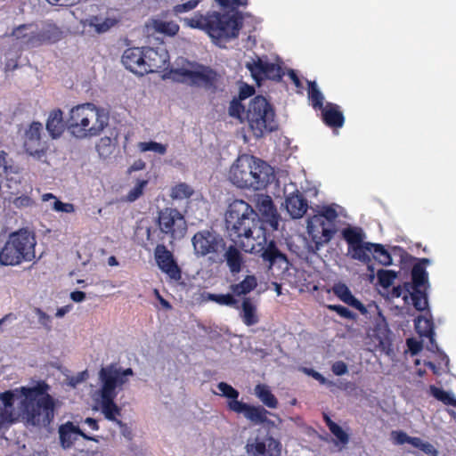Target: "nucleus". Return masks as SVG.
<instances>
[{
    "label": "nucleus",
    "instance_id": "f257e3e1",
    "mask_svg": "<svg viewBox=\"0 0 456 456\" xmlns=\"http://www.w3.org/2000/svg\"><path fill=\"white\" fill-rule=\"evenodd\" d=\"M225 226L231 240L243 251L260 254L272 270L277 266L287 270L289 261L276 247L275 242H267L266 232L257 213L242 200H233L225 213Z\"/></svg>",
    "mask_w": 456,
    "mask_h": 456
},
{
    "label": "nucleus",
    "instance_id": "f03ea898",
    "mask_svg": "<svg viewBox=\"0 0 456 456\" xmlns=\"http://www.w3.org/2000/svg\"><path fill=\"white\" fill-rule=\"evenodd\" d=\"M49 386L39 382L31 387H21L22 419L32 426H47L54 417L56 402L48 394Z\"/></svg>",
    "mask_w": 456,
    "mask_h": 456
},
{
    "label": "nucleus",
    "instance_id": "7ed1b4c3",
    "mask_svg": "<svg viewBox=\"0 0 456 456\" xmlns=\"http://www.w3.org/2000/svg\"><path fill=\"white\" fill-rule=\"evenodd\" d=\"M272 167L252 155L242 154L230 167L229 179L238 188L259 191L270 183Z\"/></svg>",
    "mask_w": 456,
    "mask_h": 456
},
{
    "label": "nucleus",
    "instance_id": "20e7f679",
    "mask_svg": "<svg viewBox=\"0 0 456 456\" xmlns=\"http://www.w3.org/2000/svg\"><path fill=\"white\" fill-rule=\"evenodd\" d=\"M229 114L239 118L240 122L246 121L256 138L273 131L277 126L272 106L261 95L250 100L247 109L240 102L232 101L229 107Z\"/></svg>",
    "mask_w": 456,
    "mask_h": 456
},
{
    "label": "nucleus",
    "instance_id": "39448f33",
    "mask_svg": "<svg viewBox=\"0 0 456 456\" xmlns=\"http://www.w3.org/2000/svg\"><path fill=\"white\" fill-rule=\"evenodd\" d=\"M134 375L131 368L122 369L115 364L102 367L99 371L100 388L97 395L101 398L102 412L109 420L115 421L121 425L117 419L120 415V409L114 403L118 395L117 389L121 388L128 381V378Z\"/></svg>",
    "mask_w": 456,
    "mask_h": 456
},
{
    "label": "nucleus",
    "instance_id": "423d86ee",
    "mask_svg": "<svg viewBox=\"0 0 456 456\" xmlns=\"http://www.w3.org/2000/svg\"><path fill=\"white\" fill-rule=\"evenodd\" d=\"M109 115L103 109L92 103L73 107L67 120L70 134L79 139L99 135L108 126Z\"/></svg>",
    "mask_w": 456,
    "mask_h": 456
},
{
    "label": "nucleus",
    "instance_id": "0eeeda50",
    "mask_svg": "<svg viewBox=\"0 0 456 456\" xmlns=\"http://www.w3.org/2000/svg\"><path fill=\"white\" fill-rule=\"evenodd\" d=\"M36 244L34 233L28 229H20L11 233L0 251V264L3 265H17L22 262L34 260L36 257Z\"/></svg>",
    "mask_w": 456,
    "mask_h": 456
},
{
    "label": "nucleus",
    "instance_id": "6e6552de",
    "mask_svg": "<svg viewBox=\"0 0 456 456\" xmlns=\"http://www.w3.org/2000/svg\"><path fill=\"white\" fill-rule=\"evenodd\" d=\"M336 216L334 209L327 208L323 214L315 215L307 221V231L314 242L309 248L313 252H317L331 240L334 232L330 228V222Z\"/></svg>",
    "mask_w": 456,
    "mask_h": 456
},
{
    "label": "nucleus",
    "instance_id": "1a4fd4ad",
    "mask_svg": "<svg viewBox=\"0 0 456 456\" xmlns=\"http://www.w3.org/2000/svg\"><path fill=\"white\" fill-rule=\"evenodd\" d=\"M191 244L198 257L208 256L212 262L222 260L220 254L225 249V241L216 232L204 230L196 232L191 238Z\"/></svg>",
    "mask_w": 456,
    "mask_h": 456
},
{
    "label": "nucleus",
    "instance_id": "9d476101",
    "mask_svg": "<svg viewBox=\"0 0 456 456\" xmlns=\"http://www.w3.org/2000/svg\"><path fill=\"white\" fill-rule=\"evenodd\" d=\"M240 27L232 14L216 12L208 13L207 33L213 39H230L238 36Z\"/></svg>",
    "mask_w": 456,
    "mask_h": 456
},
{
    "label": "nucleus",
    "instance_id": "9b49d317",
    "mask_svg": "<svg viewBox=\"0 0 456 456\" xmlns=\"http://www.w3.org/2000/svg\"><path fill=\"white\" fill-rule=\"evenodd\" d=\"M182 77V81L194 86L210 88L217 81L218 74L209 67L190 64V67H182L173 71Z\"/></svg>",
    "mask_w": 456,
    "mask_h": 456
},
{
    "label": "nucleus",
    "instance_id": "f8f14e48",
    "mask_svg": "<svg viewBox=\"0 0 456 456\" xmlns=\"http://www.w3.org/2000/svg\"><path fill=\"white\" fill-rule=\"evenodd\" d=\"M412 282H406L411 289V302L418 311H424L428 306L427 289L428 288V273L423 266L416 265L411 271Z\"/></svg>",
    "mask_w": 456,
    "mask_h": 456
},
{
    "label": "nucleus",
    "instance_id": "ddd939ff",
    "mask_svg": "<svg viewBox=\"0 0 456 456\" xmlns=\"http://www.w3.org/2000/svg\"><path fill=\"white\" fill-rule=\"evenodd\" d=\"M159 227L172 239L184 236L187 226L183 215L175 208H166L159 212Z\"/></svg>",
    "mask_w": 456,
    "mask_h": 456
},
{
    "label": "nucleus",
    "instance_id": "4468645a",
    "mask_svg": "<svg viewBox=\"0 0 456 456\" xmlns=\"http://www.w3.org/2000/svg\"><path fill=\"white\" fill-rule=\"evenodd\" d=\"M246 67L256 81L263 77L279 80L282 76L280 66L274 63L266 62L259 57L248 61Z\"/></svg>",
    "mask_w": 456,
    "mask_h": 456
},
{
    "label": "nucleus",
    "instance_id": "2eb2a0df",
    "mask_svg": "<svg viewBox=\"0 0 456 456\" xmlns=\"http://www.w3.org/2000/svg\"><path fill=\"white\" fill-rule=\"evenodd\" d=\"M231 411L242 413L244 417L254 424H262L267 420L268 411L261 406H252L238 400L228 402Z\"/></svg>",
    "mask_w": 456,
    "mask_h": 456
},
{
    "label": "nucleus",
    "instance_id": "dca6fc26",
    "mask_svg": "<svg viewBox=\"0 0 456 456\" xmlns=\"http://www.w3.org/2000/svg\"><path fill=\"white\" fill-rule=\"evenodd\" d=\"M155 258L159 269L172 280L178 281L181 279V270L175 262L172 253L165 246H157L155 248Z\"/></svg>",
    "mask_w": 456,
    "mask_h": 456
},
{
    "label": "nucleus",
    "instance_id": "f3484780",
    "mask_svg": "<svg viewBox=\"0 0 456 456\" xmlns=\"http://www.w3.org/2000/svg\"><path fill=\"white\" fill-rule=\"evenodd\" d=\"M281 444L273 437H266L263 441L255 439L248 441L246 451L252 456H280Z\"/></svg>",
    "mask_w": 456,
    "mask_h": 456
},
{
    "label": "nucleus",
    "instance_id": "a211bd4d",
    "mask_svg": "<svg viewBox=\"0 0 456 456\" xmlns=\"http://www.w3.org/2000/svg\"><path fill=\"white\" fill-rule=\"evenodd\" d=\"M42 128L41 123L33 122L25 134L24 146L26 151L37 159H41L45 154L41 144L40 132Z\"/></svg>",
    "mask_w": 456,
    "mask_h": 456
},
{
    "label": "nucleus",
    "instance_id": "6ab92c4d",
    "mask_svg": "<svg viewBox=\"0 0 456 456\" xmlns=\"http://www.w3.org/2000/svg\"><path fill=\"white\" fill-rule=\"evenodd\" d=\"M145 74L165 69L169 59L166 48H143Z\"/></svg>",
    "mask_w": 456,
    "mask_h": 456
},
{
    "label": "nucleus",
    "instance_id": "aec40b11",
    "mask_svg": "<svg viewBox=\"0 0 456 456\" xmlns=\"http://www.w3.org/2000/svg\"><path fill=\"white\" fill-rule=\"evenodd\" d=\"M123 65L133 73L143 76L145 74V63L143 49L139 47L128 48L122 55Z\"/></svg>",
    "mask_w": 456,
    "mask_h": 456
},
{
    "label": "nucleus",
    "instance_id": "412c9836",
    "mask_svg": "<svg viewBox=\"0 0 456 456\" xmlns=\"http://www.w3.org/2000/svg\"><path fill=\"white\" fill-rule=\"evenodd\" d=\"M256 208L265 222L268 223L273 230H277L279 226V216L271 197L264 194L257 195Z\"/></svg>",
    "mask_w": 456,
    "mask_h": 456
},
{
    "label": "nucleus",
    "instance_id": "4be33fe9",
    "mask_svg": "<svg viewBox=\"0 0 456 456\" xmlns=\"http://www.w3.org/2000/svg\"><path fill=\"white\" fill-rule=\"evenodd\" d=\"M13 395L11 392H5L0 395V422L12 423L15 421L21 412L18 413L13 408Z\"/></svg>",
    "mask_w": 456,
    "mask_h": 456
},
{
    "label": "nucleus",
    "instance_id": "5701e85b",
    "mask_svg": "<svg viewBox=\"0 0 456 456\" xmlns=\"http://www.w3.org/2000/svg\"><path fill=\"white\" fill-rule=\"evenodd\" d=\"M12 36L25 44L37 45L38 42V28L34 23L22 24L12 30Z\"/></svg>",
    "mask_w": 456,
    "mask_h": 456
},
{
    "label": "nucleus",
    "instance_id": "b1692460",
    "mask_svg": "<svg viewBox=\"0 0 456 456\" xmlns=\"http://www.w3.org/2000/svg\"><path fill=\"white\" fill-rule=\"evenodd\" d=\"M333 293L345 304L366 314V307L352 294L349 288L344 283L335 284L332 288Z\"/></svg>",
    "mask_w": 456,
    "mask_h": 456
},
{
    "label": "nucleus",
    "instance_id": "393cba45",
    "mask_svg": "<svg viewBox=\"0 0 456 456\" xmlns=\"http://www.w3.org/2000/svg\"><path fill=\"white\" fill-rule=\"evenodd\" d=\"M238 245H230L225 248L224 252V259L226 262L229 270L232 273H238L241 271V267L244 264V256L238 248Z\"/></svg>",
    "mask_w": 456,
    "mask_h": 456
},
{
    "label": "nucleus",
    "instance_id": "a878e982",
    "mask_svg": "<svg viewBox=\"0 0 456 456\" xmlns=\"http://www.w3.org/2000/svg\"><path fill=\"white\" fill-rule=\"evenodd\" d=\"M84 27H90L94 29L98 34L107 32L110 28H112L117 20L113 18H109L100 15H92L82 21Z\"/></svg>",
    "mask_w": 456,
    "mask_h": 456
},
{
    "label": "nucleus",
    "instance_id": "bb28decb",
    "mask_svg": "<svg viewBox=\"0 0 456 456\" xmlns=\"http://www.w3.org/2000/svg\"><path fill=\"white\" fill-rule=\"evenodd\" d=\"M286 209L292 218H301L307 210L306 200L299 194H294L286 200Z\"/></svg>",
    "mask_w": 456,
    "mask_h": 456
},
{
    "label": "nucleus",
    "instance_id": "cd10ccee",
    "mask_svg": "<svg viewBox=\"0 0 456 456\" xmlns=\"http://www.w3.org/2000/svg\"><path fill=\"white\" fill-rule=\"evenodd\" d=\"M63 37L62 30L55 24L47 23L42 29H38V42L37 45L43 43H56Z\"/></svg>",
    "mask_w": 456,
    "mask_h": 456
},
{
    "label": "nucleus",
    "instance_id": "c85d7f7f",
    "mask_svg": "<svg viewBox=\"0 0 456 456\" xmlns=\"http://www.w3.org/2000/svg\"><path fill=\"white\" fill-rule=\"evenodd\" d=\"M46 129L53 138L59 137L63 130L62 112L60 110L51 112L46 122Z\"/></svg>",
    "mask_w": 456,
    "mask_h": 456
},
{
    "label": "nucleus",
    "instance_id": "c756f323",
    "mask_svg": "<svg viewBox=\"0 0 456 456\" xmlns=\"http://www.w3.org/2000/svg\"><path fill=\"white\" fill-rule=\"evenodd\" d=\"M60 439L63 448L70 447L74 441L77 439L78 436H83L86 439H90L86 435L77 432L72 424H66L61 426L59 430Z\"/></svg>",
    "mask_w": 456,
    "mask_h": 456
},
{
    "label": "nucleus",
    "instance_id": "7c9ffc66",
    "mask_svg": "<svg viewBox=\"0 0 456 456\" xmlns=\"http://www.w3.org/2000/svg\"><path fill=\"white\" fill-rule=\"evenodd\" d=\"M255 395L267 407L272 409H275L277 407L278 401L267 386L261 384L256 385L255 387Z\"/></svg>",
    "mask_w": 456,
    "mask_h": 456
},
{
    "label": "nucleus",
    "instance_id": "2f4dec72",
    "mask_svg": "<svg viewBox=\"0 0 456 456\" xmlns=\"http://www.w3.org/2000/svg\"><path fill=\"white\" fill-rule=\"evenodd\" d=\"M323 119L330 126H341L344 122L342 113L331 104H328L322 110Z\"/></svg>",
    "mask_w": 456,
    "mask_h": 456
},
{
    "label": "nucleus",
    "instance_id": "473e14b6",
    "mask_svg": "<svg viewBox=\"0 0 456 456\" xmlns=\"http://www.w3.org/2000/svg\"><path fill=\"white\" fill-rule=\"evenodd\" d=\"M151 27L154 31L167 36H175L179 30V26L175 21L161 20H153L151 22Z\"/></svg>",
    "mask_w": 456,
    "mask_h": 456
},
{
    "label": "nucleus",
    "instance_id": "72a5a7b5",
    "mask_svg": "<svg viewBox=\"0 0 456 456\" xmlns=\"http://www.w3.org/2000/svg\"><path fill=\"white\" fill-rule=\"evenodd\" d=\"M373 243H363L362 245L354 246L350 248L349 252L354 259H357L363 263H369L370 261V253L372 252Z\"/></svg>",
    "mask_w": 456,
    "mask_h": 456
},
{
    "label": "nucleus",
    "instance_id": "f704fd0d",
    "mask_svg": "<svg viewBox=\"0 0 456 456\" xmlns=\"http://www.w3.org/2000/svg\"><path fill=\"white\" fill-rule=\"evenodd\" d=\"M256 285V278L254 275H248L241 282L232 285L231 289L235 295L242 296L252 291Z\"/></svg>",
    "mask_w": 456,
    "mask_h": 456
},
{
    "label": "nucleus",
    "instance_id": "c9c22d12",
    "mask_svg": "<svg viewBox=\"0 0 456 456\" xmlns=\"http://www.w3.org/2000/svg\"><path fill=\"white\" fill-rule=\"evenodd\" d=\"M256 306L249 298H245L242 302V319L246 325L251 326L258 322L256 314Z\"/></svg>",
    "mask_w": 456,
    "mask_h": 456
},
{
    "label": "nucleus",
    "instance_id": "e433bc0d",
    "mask_svg": "<svg viewBox=\"0 0 456 456\" xmlns=\"http://www.w3.org/2000/svg\"><path fill=\"white\" fill-rule=\"evenodd\" d=\"M183 21L188 27L200 28L207 32L208 14L205 16L198 14L192 18H186L183 20Z\"/></svg>",
    "mask_w": 456,
    "mask_h": 456
},
{
    "label": "nucleus",
    "instance_id": "4c0bfd02",
    "mask_svg": "<svg viewBox=\"0 0 456 456\" xmlns=\"http://www.w3.org/2000/svg\"><path fill=\"white\" fill-rule=\"evenodd\" d=\"M193 191L186 183H179L172 189L171 198L174 200L187 199L191 196Z\"/></svg>",
    "mask_w": 456,
    "mask_h": 456
},
{
    "label": "nucleus",
    "instance_id": "58836bf2",
    "mask_svg": "<svg viewBox=\"0 0 456 456\" xmlns=\"http://www.w3.org/2000/svg\"><path fill=\"white\" fill-rule=\"evenodd\" d=\"M372 251L375 253L374 258L383 265H390L392 257L390 254L379 244H374Z\"/></svg>",
    "mask_w": 456,
    "mask_h": 456
},
{
    "label": "nucleus",
    "instance_id": "ea45409f",
    "mask_svg": "<svg viewBox=\"0 0 456 456\" xmlns=\"http://www.w3.org/2000/svg\"><path fill=\"white\" fill-rule=\"evenodd\" d=\"M138 148L142 152L151 151L160 155H164L167 152V145L157 142H142L138 143Z\"/></svg>",
    "mask_w": 456,
    "mask_h": 456
},
{
    "label": "nucleus",
    "instance_id": "a19ab883",
    "mask_svg": "<svg viewBox=\"0 0 456 456\" xmlns=\"http://www.w3.org/2000/svg\"><path fill=\"white\" fill-rule=\"evenodd\" d=\"M308 85H309L308 94H309V98L313 102L314 107L320 108V109L322 108V101H323L322 94L317 88L315 82H308Z\"/></svg>",
    "mask_w": 456,
    "mask_h": 456
},
{
    "label": "nucleus",
    "instance_id": "79ce46f5",
    "mask_svg": "<svg viewBox=\"0 0 456 456\" xmlns=\"http://www.w3.org/2000/svg\"><path fill=\"white\" fill-rule=\"evenodd\" d=\"M147 180H138L135 185L129 191V192L126 196L125 200L128 202H133L136 200L142 194L143 189L147 185Z\"/></svg>",
    "mask_w": 456,
    "mask_h": 456
},
{
    "label": "nucleus",
    "instance_id": "37998d69",
    "mask_svg": "<svg viewBox=\"0 0 456 456\" xmlns=\"http://www.w3.org/2000/svg\"><path fill=\"white\" fill-rule=\"evenodd\" d=\"M344 237L350 245V248L356 245H362V233L354 229H346L344 231Z\"/></svg>",
    "mask_w": 456,
    "mask_h": 456
},
{
    "label": "nucleus",
    "instance_id": "c03bdc74",
    "mask_svg": "<svg viewBox=\"0 0 456 456\" xmlns=\"http://www.w3.org/2000/svg\"><path fill=\"white\" fill-rule=\"evenodd\" d=\"M433 395L442 401L445 404L453 405L456 407V400L453 398V395L451 393H448L443 389L433 388Z\"/></svg>",
    "mask_w": 456,
    "mask_h": 456
},
{
    "label": "nucleus",
    "instance_id": "a18cd8bd",
    "mask_svg": "<svg viewBox=\"0 0 456 456\" xmlns=\"http://www.w3.org/2000/svg\"><path fill=\"white\" fill-rule=\"evenodd\" d=\"M217 388L221 392L222 395L231 399L230 401L237 400L239 397V392L225 382H220L217 385Z\"/></svg>",
    "mask_w": 456,
    "mask_h": 456
},
{
    "label": "nucleus",
    "instance_id": "49530a36",
    "mask_svg": "<svg viewBox=\"0 0 456 456\" xmlns=\"http://www.w3.org/2000/svg\"><path fill=\"white\" fill-rule=\"evenodd\" d=\"M391 296L393 297H403V299L407 304H409V299L411 300V289L406 288V282H404L403 286L394 287L391 291Z\"/></svg>",
    "mask_w": 456,
    "mask_h": 456
},
{
    "label": "nucleus",
    "instance_id": "de8ad7c7",
    "mask_svg": "<svg viewBox=\"0 0 456 456\" xmlns=\"http://www.w3.org/2000/svg\"><path fill=\"white\" fill-rule=\"evenodd\" d=\"M327 308L336 312L341 317L348 320H354L356 318V314L350 311L348 308L339 305H328Z\"/></svg>",
    "mask_w": 456,
    "mask_h": 456
},
{
    "label": "nucleus",
    "instance_id": "09e8293b",
    "mask_svg": "<svg viewBox=\"0 0 456 456\" xmlns=\"http://www.w3.org/2000/svg\"><path fill=\"white\" fill-rule=\"evenodd\" d=\"M208 298L214 302H216L219 305H234L237 303V301L230 294H226V295L209 294Z\"/></svg>",
    "mask_w": 456,
    "mask_h": 456
},
{
    "label": "nucleus",
    "instance_id": "8fccbe9b",
    "mask_svg": "<svg viewBox=\"0 0 456 456\" xmlns=\"http://www.w3.org/2000/svg\"><path fill=\"white\" fill-rule=\"evenodd\" d=\"M330 430L340 444L345 445L348 443L349 436L340 426L338 424L330 425Z\"/></svg>",
    "mask_w": 456,
    "mask_h": 456
},
{
    "label": "nucleus",
    "instance_id": "3c124183",
    "mask_svg": "<svg viewBox=\"0 0 456 456\" xmlns=\"http://www.w3.org/2000/svg\"><path fill=\"white\" fill-rule=\"evenodd\" d=\"M378 278L380 284L387 288L392 285L393 281L395 278V274L392 271L381 270L378 273Z\"/></svg>",
    "mask_w": 456,
    "mask_h": 456
},
{
    "label": "nucleus",
    "instance_id": "603ef678",
    "mask_svg": "<svg viewBox=\"0 0 456 456\" xmlns=\"http://www.w3.org/2000/svg\"><path fill=\"white\" fill-rule=\"evenodd\" d=\"M199 3H200V0H190L184 4H176L174 7V12L175 14H180L183 12H190V11L193 10L198 5Z\"/></svg>",
    "mask_w": 456,
    "mask_h": 456
},
{
    "label": "nucleus",
    "instance_id": "864d4df0",
    "mask_svg": "<svg viewBox=\"0 0 456 456\" xmlns=\"http://www.w3.org/2000/svg\"><path fill=\"white\" fill-rule=\"evenodd\" d=\"M35 314H37V316L38 317V322L46 330H51L52 329V326H51V316L48 315L47 314H45V312H43L41 309L39 308H35L34 310Z\"/></svg>",
    "mask_w": 456,
    "mask_h": 456
},
{
    "label": "nucleus",
    "instance_id": "5fc2aeb1",
    "mask_svg": "<svg viewBox=\"0 0 456 456\" xmlns=\"http://www.w3.org/2000/svg\"><path fill=\"white\" fill-rule=\"evenodd\" d=\"M52 208L54 209L57 212H63V213H72L74 212V205L71 203H63L58 199H55V200L52 204Z\"/></svg>",
    "mask_w": 456,
    "mask_h": 456
},
{
    "label": "nucleus",
    "instance_id": "6e6d98bb",
    "mask_svg": "<svg viewBox=\"0 0 456 456\" xmlns=\"http://www.w3.org/2000/svg\"><path fill=\"white\" fill-rule=\"evenodd\" d=\"M391 436L397 444H408L410 441V436L403 431H393Z\"/></svg>",
    "mask_w": 456,
    "mask_h": 456
},
{
    "label": "nucleus",
    "instance_id": "4d7b16f0",
    "mask_svg": "<svg viewBox=\"0 0 456 456\" xmlns=\"http://www.w3.org/2000/svg\"><path fill=\"white\" fill-rule=\"evenodd\" d=\"M331 370L335 375L341 376L348 372L347 365L343 361L335 362Z\"/></svg>",
    "mask_w": 456,
    "mask_h": 456
},
{
    "label": "nucleus",
    "instance_id": "13d9d810",
    "mask_svg": "<svg viewBox=\"0 0 456 456\" xmlns=\"http://www.w3.org/2000/svg\"><path fill=\"white\" fill-rule=\"evenodd\" d=\"M424 322L425 324V330L423 331H419V333L421 335H425V336H432L433 332H432V328H431V324L429 322V321L426 318H423V317H418L417 320H416V327L417 329H419L420 328V324Z\"/></svg>",
    "mask_w": 456,
    "mask_h": 456
},
{
    "label": "nucleus",
    "instance_id": "bf43d9fd",
    "mask_svg": "<svg viewBox=\"0 0 456 456\" xmlns=\"http://www.w3.org/2000/svg\"><path fill=\"white\" fill-rule=\"evenodd\" d=\"M220 5L227 8H235L239 5H245L247 0H216Z\"/></svg>",
    "mask_w": 456,
    "mask_h": 456
},
{
    "label": "nucleus",
    "instance_id": "052dcab7",
    "mask_svg": "<svg viewBox=\"0 0 456 456\" xmlns=\"http://www.w3.org/2000/svg\"><path fill=\"white\" fill-rule=\"evenodd\" d=\"M111 147V140L109 137H104L100 140L99 144L97 145L98 151L100 155H102L104 153H107L109 151L106 150V148Z\"/></svg>",
    "mask_w": 456,
    "mask_h": 456
},
{
    "label": "nucleus",
    "instance_id": "680f3d73",
    "mask_svg": "<svg viewBox=\"0 0 456 456\" xmlns=\"http://www.w3.org/2000/svg\"><path fill=\"white\" fill-rule=\"evenodd\" d=\"M305 370L308 375H311L314 379L318 380L320 383L324 384V385H329V386L332 385V382L328 381L321 373L315 371L314 370H306L305 369Z\"/></svg>",
    "mask_w": 456,
    "mask_h": 456
},
{
    "label": "nucleus",
    "instance_id": "e2e57ef3",
    "mask_svg": "<svg viewBox=\"0 0 456 456\" xmlns=\"http://www.w3.org/2000/svg\"><path fill=\"white\" fill-rule=\"evenodd\" d=\"M70 298L77 303L82 302L86 298V293L83 291H73L70 294Z\"/></svg>",
    "mask_w": 456,
    "mask_h": 456
},
{
    "label": "nucleus",
    "instance_id": "0e129e2a",
    "mask_svg": "<svg viewBox=\"0 0 456 456\" xmlns=\"http://www.w3.org/2000/svg\"><path fill=\"white\" fill-rule=\"evenodd\" d=\"M253 93H254V88L247 86L240 89V99H245V98L250 96L251 94H253Z\"/></svg>",
    "mask_w": 456,
    "mask_h": 456
},
{
    "label": "nucleus",
    "instance_id": "69168bd1",
    "mask_svg": "<svg viewBox=\"0 0 456 456\" xmlns=\"http://www.w3.org/2000/svg\"><path fill=\"white\" fill-rule=\"evenodd\" d=\"M86 375L85 372H82V373H79V375L77 377V378H72L69 381V384L72 386V387H75L77 384L80 383L81 381L84 380V376Z\"/></svg>",
    "mask_w": 456,
    "mask_h": 456
},
{
    "label": "nucleus",
    "instance_id": "338daca9",
    "mask_svg": "<svg viewBox=\"0 0 456 456\" xmlns=\"http://www.w3.org/2000/svg\"><path fill=\"white\" fill-rule=\"evenodd\" d=\"M145 167L144 162L142 160H138L133 164V166L130 167L129 171H136V170H142Z\"/></svg>",
    "mask_w": 456,
    "mask_h": 456
},
{
    "label": "nucleus",
    "instance_id": "774afa93",
    "mask_svg": "<svg viewBox=\"0 0 456 456\" xmlns=\"http://www.w3.org/2000/svg\"><path fill=\"white\" fill-rule=\"evenodd\" d=\"M69 308H70V306H69V305L59 308L55 314L56 317H58V318L63 317L69 311Z\"/></svg>",
    "mask_w": 456,
    "mask_h": 456
}]
</instances>
